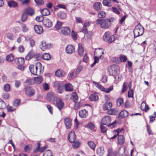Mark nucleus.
<instances>
[{
    "label": "nucleus",
    "instance_id": "1",
    "mask_svg": "<svg viewBox=\"0 0 156 156\" xmlns=\"http://www.w3.org/2000/svg\"><path fill=\"white\" fill-rule=\"evenodd\" d=\"M97 24H100V27L102 28L107 29L111 27V23L109 22L107 19H98L96 21Z\"/></svg>",
    "mask_w": 156,
    "mask_h": 156
},
{
    "label": "nucleus",
    "instance_id": "2",
    "mask_svg": "<svg viewBox=\"0 0 156 156\" xmlns=\"http://www.w3.org/2000/svg\"><path fill=\"white\" fill-rule=\"evenodd\" d=\"M144 32V28L139 23L135 27L133 30L134 35L135 37L142 35Z\"/></svg>",
    "mask_w": 156,
    "mask_h": 156
},
{
    "label": "nucleus",
    "instance_id": "3",
    "mask_svg": "<svg viewBox=\"0 0 156 156\" xmlns=\"http://www.w3.org/2000/svg\"><path fill=\"white\" fill-rule=\"evenodd\" d=\"M111 117L109 116H106L103 117L101 120V123L104 125H107L108 126L113 128L115 127L116 122H114L110 124L111 122Z\"/></svg>",
    "mask_w": 156,
    "mask_h": 156
},
{
    "label": "nucleus",
    "instance_id": "4",
    "mask_svg": "<svg viewBox=\"0 0 156 156\" xmlns=\"http://www.w3.org/2000/svg\"><path fill=\"white\" fill-rule=\"evenodd\" d=\"M103 39L104 41L110 43L115 40L114 36L113 35H110V33L109 31H107L104 34Z\"/></svg>",
    "mask_w": 156,
    "mask_h": 156
},
{
    "label": "nucleus",
    "instance_id": "5",
    "mask_svg": "<svg viewBox=\"0 0 156 156\" xmlns=\"http://www.w3.org/2000/svg\"><path fill=\"white\" fill-rule=\"evenodd\" d=\"M118 66L116 65H112L108 68L109 74L111 76H115L117 72Z\"/></svg>",
    "mask_w": 156,
    "mask_h": 156
},
{
    "label": "nucleus",
    "instance_id": "6",
    "mask_svg": "<svg viewBox=\"0 0 156 156\" xmlns=\"http://www.w3.org/2000/svg\"><path fill=\"white\" fill-rule=\"evenodd\" d=\"M41 65V63L40 62L37 63L35 66L33 65H30L29 68L30 71L31 73L34 75H37V74L36 71L37 70V69L39 68L40 66Z\"/></svg>",
    "mask_w": 156,
    "mask_h": 156
},
{
    "label": "nucleus",
    "instance_id": "7",
    "mask_svg": "<svg viewBox=\"0 0 156 156\" xmlns=\"http://www.w3.org/2000/svg\"><path fill=\"white\" fill-rule=\"evenodd\" d=\"M94 83L95 84L96 86L97 87L105 92L109 93L113 89V87L112 86H110L108 88H105L104 87L99 83H97L94 82Z\"/></svg>",
    "mask_w": 156,
    "mask_h": 156
},
{
    "label": "nucleus",
    "instance_id": "8",
    "mask_svg": "<svg viewBox=\"0 0 156 156\" xmlns=\"http://www.w3.org/2000/svg\"><path fill=\"white\" fill-rule=\"evenodd\" d=\"M55 94L53 92H49L47 94V99L50 102H53L55 98Z\"/></svg>",
    "mask_w": 156,
    "mask_h": 156
},
{
    "label": "nucleus",
    "instance_id": "9",
    "mask_svg": "<svg viewBox=\"0 0 156 156\" xmlns=\"http://www.w3.org/2000/svg\"><path fill=\"white\" fill-rule=\"evenodd\" d=\"M55 104L56 106L60 110L62 109L64 107V103L59 98H56Z\"/></svg>",
    "mask_w": 156,
    "mask_h": 156
},
{
    "label": "nucleus",
    "instance_id": "10",
    "mask_svg": "<svg viewBox=\"0 0 156 156\" xmlns=\"http://www.w3.org/2000/svg\"><path fill=\"white\" fill-rule=\"evenodd\" d=\"M68 140L71 143H72L75 140L76 136L74 132L73 131H70L68 135Z\"/></svg>",
    "mask_w": 156,
    "mask_h": 156
},
{
    "label": "nucleus",
    "instance_id": "11",
    "mask_svg": "<svg viewBox=\"0 0 156 156\" xmlns=\"http://www.w3.org/2000/svg\"><path fill=\"white\" fill-rule=\"evenodd\" d=\"M25 93L29 97L33 96L35 93L34 90L30 87H27L25 89Z\"/></svg>",
    "mask_w": 156,
    "mask_h": 156
},
{
    "label": "nucleus",
    "instance_id": "12",
    "mask_svg": "<svg viewBox=\"0 0 156 156\" xmlns=\"http://www.w3.org/2000/svg\"><path fill=\"white\" fill-rule=\"evenodd\" d=\"M40 47L41 49L44 51L45 49H48L51 47V44H47L44 41H42L41 44L40 45Z\"/></svg>",
    "mask_w": 156,
    "mask_h": 156
},
{
    "label": "nucleus",
    "instance_id": "13",
    "mask_svg": "<svg viewBox=\"0 0 156 156\" xmlns=\"http://www.w3.org/2000/svg\"><path fill=\"white\" fill-rule=\"evenodd\" d=\"M62 33L65 35H69L70 33V29L68 27H63L61 28Z\"/></svg>",
    "mask_w": 156,
    "mask_h": 156
},
{
    "label": "nucleus",
    "instance_id": "14",
    "mask_svg": "<svg viewBox=\"0 0 156 156\" xmlns=\"http://www.w3.org/2000/svg\"><path fill=\"white\" fill-rule=\"evenodd\" d=\"M74 47L71 44L68 45L66 48V52L69 54H72L75 52Z\"/></svg>",
    "mask_w": 156,
    "mask_h": 156
},
{
    "label": "nucleus",
    "instance_id": "15",
    "mask_svg": "<svg viewBox=\"0 0 156 156\" xmlns=\"http://www.w3.org/2000/svg\"><path fill=\"white\" fill-rule=\"evenodd\" d=\"M43 23L44 26L50 28L52 26V23L51 21L48 18H44L43 21Z\"/></svg>",
    "mask_w": 156,
    "mask_h": 156
},
{
    "label": "nucleus",
    "instance_id": "16",
    "mask_svg": "<svg viewBox=\"0 0 156 156\" xmlns=\"http://www.w3.org/2000/svg\"><path fill=\"white\" fill-rule=\"evenodd\" d=\"M98 52L100 53L99 57L96 56H95L94 57V63H97L99 62V59L101 58V57L102 55L104 54V50L103 49L99 48V51H98Z\"/></svg>",
    "mask_w": 156,
    "mask_h": 156
},
{
    "label": "nucleus",
    "instance_id": "17",
    "mask_svg": "<svg viewBox=\"0 0 156 156\" xmlns=\"http://www.w3.org/2000/svg\"><path fill=\"white\" fill-rule=\"evenodd\" d=\"M64 122L66 127L68 129H70L72 126V120L69 118H66L64 120Z\"/></svg>",
    "mask_w": 156,
    "mask_h": 156
},
{
    "label": "nucleus",
    "instance_id": "18",
    "mask_svg": "<svg viewBox=\"0 0 156 156\" xmlns=\"http://www.w3.org/2000/svg\"><path fill=\"white\" fill-rule=\"evenodd\" d=\"M55 84L57 85L58 87V90L59 93L61 94L64 90V84L63 83H58V82H56L55 83Z\"/></svg>",
    "mask_w": 156,
    "mask_h": 156
},
{
    "label": "nucleus",
    "instance_id": "19",
    "mask_svg": "<svg viewBox=\"0 0 156 156\" xmlns=\"http://www.w3.org/2000/svg\"><path fill=\"white\" fill-rule=\"evenodd\" d=\"M128 115V112L126 110H124L120 112L119 114L118 118L121 119L127 117Z\"/></svg>",
    "mask_w": 156,
    "mask_h": 156
},
{
    "label": "nucleus",
    "instance_id": "20",
    "mask_svg": "<svg viewBox=\"0 0 156 156\" xmlns=\"http://www.w3.org/2000/svg\"><path fill=\"white\" fill-rule=\"evenodd\" d=\"M34 30L36 33L40 34L43 32V30L42 27L38 25H35L34 27Z\"/></svg>",
    "mask_w": 156,
    "mask_h": 156
},
{
    "label": "nucleus",
    "instance_id": "21",
    "mask_svg": "<svg viewBox=\"0 0 156 156\" xmlns=\"http://www.w3.org/2000/svg\"><path fill=\"white\" fill-rule=\"evenodd\" d=\"M79 115L81 118H85L88 115V112L85 109L82 110L79 112Z\"/></svg>",
    "mask_w": 156,
    "mask_h": 156
},
{
    "label": "nucleus",
    "instance_id": "22",
    "mask_svg": "<svg viewBox=\"0 0 156 156\" xmlns=\"http://www.w3.org/2000/svg\"><path fill=\"white\" fill-rule=\"evenodd\" d=\"M93 7L94 9L97 11H98L101 9V4L99 2L95 3L93 5Z\"/></svg>",
    "mask_w": 156,
    "mask_h": 156
},
{
    "label": "nucleus",
    "instance_id": "23",
    "mask_svg": "<svg viewBox=\"0 0 156 156\" xmlns=\"http://www.w3.org/2000/svg\"><path fill=\"white\" fill-rule=\"evenodd\" d=\"M34 55L35 52L33 50L31 51L26 56V59L27 60H29L32 58L34 57Z\"/></svg>",
    "mask_w": 156,
    "mask_h": 156
},
{
    "label": "nucleus",
    "instance_id": "24",
    "mask_svg": "<svg viewBox=\"0 0 156 156\" xmlns=\"http://www.w3.org/2000/svg\"><path fill=\"white\" fill-rule=\"evenodd\" d=\"M15 62L18 65H23L24 63V59L23 58H16L15 59Z\"/></svg>",
    "mask_w": 156,
    "mask_h": 156
},
{
    "label": "nucleus",
    "instance_id": "25",
    "mask_svg": "<svg viewBox=\"0 0 156 156\" xmlns=\"http://www.w3.org/2000/svg\"><path fill=\"white\" fill-rule=\"evenodd\" d=\"M112 106V103L110 102H107L105 104H104L103 106V108L104 110L108 111L110 110Z\"/></svg>",
    "mask_w": 156,
    "mask_h": 156
},
{
    "label": "nucleus",
    "instance_id": "26",
    "mask_svg": "<svg viewBox=\"0 0 156 156\" xmlns=\"http://www.w3.org/2000/svg\"><path fill=\"white\" fill-rule=\"evenodd\" d=\"M8 5L10 8H15L17 6L18 4L13 1H9L8 2Z\"/></svg>",
    "mask_w": 156,
    "mask_h": 156
},
{
    "label": "nucleus",
    "instance_id": "27",
    "mask_svg": "<svg viewBox=\"0 0 156 156\" xmlns=\"http://www.w3.org/2000/svg\"><path fill=\"white\" fill-rule=\"evenodd\" d=\"M78 52L79 55L80 56L83 55L84 52V50L81 43H79L78 44Z\"/></svg>",
    "mask_w": 156,
    "mask_h": 156
},
{
    "label": "nucleus",
    "instance_id": "28",
    "mask_svg": "<svg viewBox=\"0 0 156 156\" xmlns=\"http://www.w3.org/2000/svg\"><path fill=\"white\" fill-rule=\"evenodd\" d=\"M105 152L104 148L103 147H99L97 149V153L99 156H102Z\"/></svg>",
    "mask_w": 156,
    "mask_h": 156
},
{
    "label": "nucleus",
    "instance_id": "29",
    "mask_svg": "<svg viewBox=\"0 0 156 156\" xmlns=\"http://www.w3.org/2000/svg\"><path fill=\"white\" fill-rule=\"evenodd\" d=\"M55 75L57 76L62 77L65 75V73L63 70L58 69L55 72Z\"/></svg>",
    "mask_w": 156,
    "mask_h": 156
},
{
    "label": "nucleus",
    "instance_id": "30",
    "mask_svg": "<svg viewBox=\"0 0 156 156\" xmlns=\"http://www.w3.org/2000/svg\"><path fill=\"white\" fill-rule=\"evenodd\" d=\"M149 107L148 105L146 104L145 102L143 101L141 105V108L142 110H144L145 112H147L149 109Z\"/></svg>",
    "mask_w": 156,
    "mask_h": 156
},
{
    "label": "nucleus",
    "instance_id": "31",
    "mask_svg": "<svg viewBox=\"0 0 156 156\" xmlns=\"http://www.w3.org/2000/svg\"><path fill=\"white\" fill-rule=\"evenodd\" d=\"M98 96L97 93H95L91 94L89 97V99L90 101H96L98 99Z\"/></svg>",
    "mask_w": 156,
    "mask_h": 156
},
{
    "label": "nucleus",
    "instance_id": "32",
    "mask_svg": "<svg viewBox=\"0 0 156 156\" xmlns=\"http://www.w3.org/2000/svg\"><path fill=\"white\" fill-rule=\"evenodd\" d=\"M64 87L66 91H71L73 90V86L70 83L66 84L65 85Z\"/></svg>",
    "mask_w": 156,
    "mask_h": 156
},
{
    "label": "nucleus",
    "instance_id": "33",
    "mask_svg": "<svg viewBox=\"0 0 156 156\" xmlns=\"http://www.w3.org/2000/svg\"><path fill=\"white\" fill-rule=\"evenodd\" d=\"M58 17L60 19H65L66 17V15L64 12L60 11L57 13Z\"/></svg>",
    "mask_w": 156,
    "mask_h": 156
},
{
    "label": "nucleus",
    "instance_id": "34",
    "mask_svg": "<svg viewBox=\"0 0 156 156\" xmlns=\"http://www.w3.org/2000/svg\"><path fill=\"white\" fill-rule=\"evenodd\" d=\"M124 142V137L122 135H120L118 136V143L120 144H123Z\"/></svg>",
    "mask_w": 156,
    "mask_h": 156
},
{
    "label": "nucleus",
    "instance_id": "35",
    "mask_svg": "<svg viewBox=\"0 0 156 156\" xmlns=\"http://www.w3.org/2000/svg\"><path fill=\"white\" fill-rule=\"evenodd\" d=\"M118 110L116 108L110 109L108 112V113L110 115H115L118 112Z\"/></svg>",
    "mask_w": 156,
    "mask_h": 156
},
{
    "label": "nucleus",
    "instance_id": "36",
    "mask_svg": "<svg viewBox=\"0 0 156 156\" xmlns=\"http://www.w3.org/2000/svg\"><path fill=\"white\" fill-rule=\"evenodd\" d=\"M41 13L43 16H48L50 14V11L48 9H44L41 11Z\"/></svg>",
    "mask_w": 156,
    "mask_h": 156
},
{
    "label": "nucleus",
    "instance_id": "37",
    "mask_svg": "<svg viewBox=\"0 0 156 156\" xmlns=\"http://www.w3.org/2000/svg\"><path fill=\"white\" fill-rule=\"evenodd\" d=\"M27 14L29 15L30 16H32L34 14V11L33 9L31 8H27L25 12Z\"/></svg>",
    "mask_w": 156,
    "mask_h": 156
},
{
    "label": "nucleus",
    "instance_id": "38",
    "mask_svg": "<svg viewBox=\"0 0 156 156\" xmlns=\"http://www.w3.org/2000/svg\"><path fill=\"white\" fill-rule=\"evenodd\" d=\"M87 144L91 149L94 151L96 147V144L94 142L92 141H89L88 142Z\"/></svg>",
    "mask_w": 156,
    "mask_h": 156
},
{
    "label": "nucleus",
    "instance_id": "39",
    "mask_svg": "<svg viewBox=\"0 0 156 156\" xmlns=\"http://www.w3.org/2000/svg\"><path fill=\"white\" fill-rule=\"evenodd\" d=\"M72 143H73V147L74 148H76L81 145V143L80 142L77 140H75Z\"/></svg>",
    "mask_w": 156,
    "mask_h": 156
},
{
    "label": "nucleus",
    "instance_id": "40",
    "mask_svg": "<svg viewBox=\"0 0 156 156\" xmlns=\"http://www.w3.org/2000/svg\"><path fill=\"white\" fill-rule=\"evenodd\" d=\"M72 96L73 98V101L75 103H76L78 101V97L76 93L73 92L72 93Z\"/></svg>",
    "mask_w": 156,
    "mask_h": 156
},
{
    "label": "nucleus",
    "instance_id": "41",
    "mask_svg": "<svg viewBox=\"0 0 156 156\" xmlns=\"http://www.w3.org/2000/svg\"><path fill=\"white\" fill-rule=\"evenodd\" d=\"M42 58L44 59L49 60L51 58V56L48 53H44L42 55Z\"/></svg>",
    "mask_w": 156,
    "mask_h": 156
},
{
    "label": "nucleus",
    "instance_id": "42",
    "mask_svg": "<svg viewBox=\"0 0 156 156\" xmlns=\"http://www.w3.org/2000/svg\"><path fill=\"white\" fill-rule=\"evenodd\" d=\"M106 14V13L103 11H100L99 12L98 14V16L99 18H104L105 17Z\"/></svg>",
    "mask_w": 156,
    "mask_h": 156
},
{
    "label": "nucleus",
    "instance_id": "43",
    "mask_svg": "<svg viewBox=\"0 0 156 156\" xmlns=\"http://www.w3.org/2000/svg\"><path fill=\"white\" fill-rule=\"evenodd\" d=\"M39 67V68H37V70L36 71L37 74V75H38V74H40L41 73H42L43 72V70L44 68V67L42 66L41 64V65Z\"/></svg>",
    "mask_w": 156,
    "mask_h": 156
},
{
    "label": "nucleus",
    "instance_id": "44",
    "mask_svg": "<svg viewBox=\"0 0 156 156\" xmlns=\"http://www.w3.org/2000/svg\"><path fill=\"white\" fill-rule=\"evenodd\" d=\"M6 59L7 61L11 62L14 60V57L12 55L10 54L6 57Z\"/></svg>",
    "mask_w": 156,
    "mask_h": 156
},
{
    "label": "nucleus",
    "instance_id": "45",
    "mask_svg": "<svg viewBox=\"0 0 156 156\" xmlns=\"http://www.w3.org/2000/svg\"><path fill=\"white\" fill-rule=\"evenodd\" d=\"M25 39L27 41H29L30 46L31 47H33L35 45V41L33 40L32 39H29V37H26L25 38Z\"/></svg>",
    "mask_w": 156,
    "mask_h": 156
},
{
    "label": "nucleus",
    "instance_id": "46",
    "mask_svg": "<svg viewBox=\"0 0 156 156\" xmlns=\"http://www.w3.org/2000/svg\"><path fill=\"white\" fill-rule=\"evenodd\" d=\"M21 20L23 22H25L27 18V14L25 12H24L21 15Z\"/></svg>",
    "mask_w": 156,
    "mask_h": 156
},
{
    "label": "nucleus",
    "instance_id": "47",
    "mask_svg": "<svg viewBox=\"0 0 156 156\" xmlns=\"http://www.w3.org/2000/svg\"><path fill=\"white\" fill-rule=\"evenodd\" d=\"M83 66L82 65H81L79 66H78L76 70L75 71V74L78 75V74L80 72L83 70Z\"/></svg>",
    "mask_w": 156,
    "mask_h": 156
},
{
    "label": "nucleus",
    "instance_id": "48",
    "mask_svg": "<svg viewBox=\"0 0 156 156\" xmlns=\"http://www.w3.org/2000/svg\"><path fill=\"white\" fill-rule=\"evenodd\" d=\"M20 102L19 99H16L13 102V105L15 107H17L20 104Z\"/></svg>",
    "mask_w": 156,
    "mask_h": 156
},
{
    "label": "nucleus",
    "instance_id": "49",
    "mask_svg": "<svg viewBox=\"0 0 156 156\" xmlns=\"http://www.w3.org/2000/svg\"><path fill=\"white\" fill-rule=\"evenodd\" d=\"M6 109L8 112H12L14 111L16 109L12 106L8 105L6 107Z\"/></svg>",
    "mask_w": 156,
    "mask_h": 156
},
{
    "label": "nucleus",
    "instance_id": "50",
    "mask_svg": "<svg viewBox=\"0 0 156 156\" xmlns=\"http://www.w3.org/2000/svg\"><path fill=\"white\" fill-rule=\"evenodd\" d=\"M6 107L5 103L1 99H0V109H3Z\"/></svg>",
    "mask_w": 156,
    "mask_h": 156
},
{
    "label": "nucleus",
    "instance_id": "51",
    "mask_svg": "<svg viewBox=\"0 0 156 156\" xmlns=\"http://www.w3.org/2000/svg\"><path fill=\"white\" fill-rule=\"evenodd\" d=\"M43 156H52V153L51 151L48 150L43 154Z\"/></svg>",
    "mask_w": 156,
    "mask_h": 156
},
{
    "label": "nucleus",
    "instance_id": "52",
    "mask_svg": "<svg viewBox=\"0 0 156 156\" xmlns=\"http://www.w3.org/2000/svg\"><path fill=\"white\" fill-rule=\"evenodd\" d=\"M63 23L61 22L60 21H57L56 24L55 26V27L57 30L61 28L62 24Z\"/></svg>",
    "mask_w": 156,
    "mask_h": 156
},
{
    "label": "nucleus",
    "instance_id": "53",
    "mask_svg": "<svg viewBox=\"0 0 156 156\" xmlns=\"http://www.w3.org/2000/svg\"><path fill=\"white\" fill-rule=\"evenodd\" d=\"M71 35L72 38L74 40H76L77 39V34L76 33H75L74 31L73 30H72Z\"/></svg>",
    "mask_w": 156,
    "mask_h": 156
},
{
    "label": "nucleus",
    "instance_id": "54",
    "mask_svg": "<svg viewBox=\"0 0 156 156\" xmlns=\"http://www.w3.org/2000/svg\"><path fill=\"white\" fill-rule=\"evenodd\" d=\"M22 31L24 32H26L28 30V28L25 24H23L21 25Z\"/></svg>",
    "mask_w": 156,
    "mask_h": 156
},
{
    "label": "nucleus",
    "instance_id": "55",
    "mask_svg": "<svg viewBox=\"0 0 156 156\" xmlns=\"http://www.w3.org/2000/svg\"><path fill=\"white\" fill-rule=\"evenodd\" d=\"M87 127L91 130H92L94 129V125L92 122H90L87 124Z\"/></svg>",
    "mask_w": 156,
    "mask_h": 156
},
{
    "label": "nucleus",
    "instance_id": "56",
    "mask_svg": "<svg viewBox=\"0 0 156 156\" xmlns=\"http://www.w3.org/2000/svg\"><path fill=\"white\" fill-rule=\"evenodd\" d=\"M119 59L121 62H125L127 60V58L125 55H121L119 57Z\"/></svg>",
    "mask_w": 156,
    "mask_h": 156
},
{
    "label": "nucleus",
    "instance_id": "57",
    "mask_svg": "<svg viewBox=\"0 0 156 156\" xmlns=\"http://www.w3.org/2000/svg\"><path fill=\"white\" fill-rule=\"evenodd\" d=\"M127 82H124L122 86V92H124L126 91L127 89Z\"/></svg>",
    "mask_w": 156,
    "mask_h": 156
},
{
    "label": "nucleus",
    "instance_id": "58",
    "mask_svg": "<svg viewBox=\"0 0 156 156\" xmlns=\"http://www.w3.org/2000/svg\"><path fill=\"white\" fill-rule=\"evenodd\" d=\"M117 104L118 106H120L123 103V100L122 98L118 99L116 101Z\"/></svg>",
    "mask_w": 156,
    "mask_h": 156
},
{
    "label": "nucleus",
    "instance_id": "59",
    "mask_svg": "<svg viewBox=\"0 0 156 156\" xmlns=\"http://www.w3.org/2000/svg\"><path fill=\"white\" fill-rule=\"evenodd\" d=\"M44 18H43V16H37L35 18L36 20L38 22H40L42 21V22L44 20Z\"/></svg>",
    "mask_w": 156,
    "mask_h": 156
},
{
    "label": "nucleus",
    "instance_id": "60",
    "mask_svg": "<svg viewBox=\"0 0 156 156\" xmlns=\"http://www.w3.org/2000/svg\"><path fill=\"white\" fill-rule=\"evenodd\" d=\"M125 153V148L123 149L119 148V156H123V154Z\"/></svg>",
    "mask_w": 156,
    "mask_h": 156
},
{
    "label": "nucleus",
    "instance_id": "61",
    "mask_svg": "<svg viewBox=\"0 0 156 156\" xmlns=\"http://www.w3.org/2000/svg\"><path fill=\"white\" fill-rule=\"evenodd\" d=\"M4 88L5 91L6 92H8L9 91L10 89V86L8 83L6 84L4 86Z\"/></svg>",
    "mask_w": 156,
    "mask_h": 156
},
{
    "label": "nucleus",
    "instance_id": "62",
    "mask_svg": "<svg viewBox=\"0 0 156 156\" xmlns=\"http://www.w3.org/2000/svg\"><path fill=\"white\" fill-rule=\"evenodd\" d=\"M133 90H129L128 92V97L129 98H133Z\"/></svg>",
    "mask_w": 156,
    "mask_h": 156
},
{
    "label": "nucleus",
    "instance_id": "63",
    "mask_svg": "<svg viewBox=\"0 0 156 156\" xmlns=\"http://www.w3.org/2000/svg\"><path fill=\"white\" fill-rule=\"evenodd\" d=\"M36 3L38 5H43L44 2L43 0H34Z\"/></svg>",
    "mask_w": 156,
    "mask_h": 156
},
{
    "label": "nucleus",
    "instance_id": "64",
    "mask_svg": "<svg viewBox=\"0 0 156 156\" xmlns=\"http://www.w3.org/2000/svg\"><path fill=\"white\" fill-rule=\"evenodd\" d=\"M6 37L10 40H12L14 38L13 34L9 33L6 34Z\"/></svg>",
    "mask_w": 156,
    "mask_h": 156
}]
</instances>
